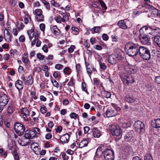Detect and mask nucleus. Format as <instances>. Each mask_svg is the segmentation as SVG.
I'll return each mask as SVG.
<instances>
[{
	"instance_id": "20e7f679",
	"label": "nucleus",
	"mask_w": 160,
	"mask_h": 160,
	"mask_svg": "<svg viewBox=\"0 0 160 160\" xmlns=\"http://www.w3.org/2000/svg\"><path fill=\"white\" fill-rule=\"evenodd\" d=\"M8 98L7 95L4 93L0 94V112L8 103Z\"/></svg>"
},
{
	"instance_id": "4468645a",
	"label": "nucleus",
	"mask_w": 160,
	"mask_h": 160,
	"mask_svg": "<svg viewBox=\"0 0 160 160\" xmlns=\"http://www.w3.org/2000/svg\"><path fill=\"white\" fill-rule=\"evenodd\" d=\"M70 135L66 133L62 135L60 138V140L62 144L68 143L69 141Z\"/></svg>"
},
{
	"instance_id": "13d9d810",
	"label": "nucleus",
	"mask_w": 160,
	"mask_h": 160,
	"mask_svg": "<svg viewBox=\"0 0 160 160\" xmlns=\"http://www.w3.org/2000/svg\"><path fill=\"white\" fill-rule=\"evenodd\" d=\"M153 32L156 33H160V28H156L152 29Z\"/></svg>"
},
{
	"instance_id": "338daca9",
	"label": "nucleus",
	"mask_w": 160,
	"mask_h": 160,
	"mask_svg": "<svg viewBox=\"0 0 160 160\" xmlns=\"http://www.w3.org/2000/svg\"><path fill=\"white\" fill-rule=\"evenodd\" d=\"M126 71H127L128 73L129 74L131 73H133L134 72V70L132 68H128L127 69H126Z\"/></svg>"
},
{
	"instance_id": "7c9ffc66",
	"label": "nucleus",
	"mask_w": 160,
	"mask_h": 160,
	"mask_svg": "<svg viewBox=\"0 0 160 160\" xmlns=\"http://www.w3.org/2000/svg\"><path fill=\"white\" fill-rule=\"evenodd\" d=\"M27 33L29 36L30 40L31 41L32 38L34 37L35 35V31L34 29H31L27 31Z\"/></svg>"
},
{
	"instance_id": "f8f14e48",
	"label": "nucleus",
	"mask_w": 160,
	"mask_h": 160,
	"mask_svg": "<svg viewBox=\"0 0 160 160\" xmlns=\"http://www.w3.org/2000/svg\"><path fill=\"white\" fill-rule=\"evenodd\" d=\"M105 150L106 149L104 145H101L99 146L97 149L96 154L98 157H100L102 156V154L104 155V152Z\"/></svg>"
},
{
	"instance_id": "9b49d317",
	"label": "nucleus",
	"mask_w": 160,
	"mask_h": 160,
	"mask_svg": "<svg viewBox=\"0 0 160 160\" xmlns=\"http://www.w3.org/2000/svg\"><path fill=\"white\" fill-rule=\"evenodd\" d=\"M141 42L144 45H150L151 42H150V38L147 35H142L141 34Z\"/></svg>"
},
{
	"instance_id": "8fccbe9b",
	"label": "nucleus",
	"mask_w": 160,
	"mask_h": 160,
	"mask_svg": "<svg viewBox=\"0 0 160 160\" xmlns=\"http://www.w3.org/2000/svg\"><path fill=\"white\" fill-rule=\"evenodd\" d=\"M61 155H62L63 160H68V157L66 155V154L65 152H61Z\"/></svg>"
},
{
	"instance_id": "58836bf2",
	"label": "nucleus",
	"mask_w": 160,
	"mask_h": 160,
	"mask_svg": "<svg viewBox=\"0 0 160 160\" xmlns=\"http://www.w3.org/2000/svg\"><path fill=\"white\" fill-rule=\"evenodd\" d=\"M42 2L44 4L45 8L48 10L50 9V3L46 0H42Z\"/></svg>"
},
{
	"instance_id": "9d476101",
	"label": "nucleus",
	"mask_w": 160,
	"mask_h": 160,
	"mask_svg": "<svg viewBox=\"0 0 160 160\" xmlns=\"http://www.w3.org/2000/svg\"><path fill=\"white\" fill-rule=\"evenodd\" d=\"M138 45H137L134 46V47L132 49H130L125 52L129 56L133 57L136 56L138 54Z\"/></svg>"
},
{
	"instance_id": "423d86ee",
	"label": "nucleus",
	"mask_w": 160,
	"mask_h": 160,
	"mask_svg": "<svg viewBox=\"0 0 160 160\" xmlns=\"http://www.w3.org/2000/svg\"><path fill=\"white\" fill-rule=\"evenodd\" d=\"M121 110L120 108H117L116 110H115L112 108H108L104 114L105 117H112L116 116L117 114V111H119Z\"/></svg>"
},
{
	"instance_id": "6ab92c4d",
	"label": "nucleus",
	"mask_w": 160,
	"mask_h": 160,
	"mask_svg": "<svg viewBox=\"0 0 160 160\" xmlns=\"http://www.w3.org/2000/svg\"><path fill=\"white\" fill-rule=\"evenodd\" d=\"M142 8H146L147 10H145V12H148L149 11H151L156 9V8L153 6L151 5L146 3H143L142 4Z\"/></svg>"
},
{
	"instance_id": "e433bc0d",
	"label": "nucleus",
	"mask_w": 160,
	"mask_h": 160,
	"mask_svg": "<svg viewBox=\"0 0 160 160\" xmlns=\"http://www.w3.org/2000/svg\"><path fill=\"white\" fill-rule=\"evenodd\" d=\"M71 69L69 67H66L63 70L64 73L66 75H69L71 73Z\"/></svg>"
},
{
	"instance_id": "f704fd0d",
	"label": "nucleus",
	"mask_w": 160,
	"mask_h": 160,
	"mask_svg": "<svg viewBox=\"0 0 160 160\" xmlns=\"http://www.w3.org/2000/svg\"><path fill=\"white\" fill-rule=\"evenodd\" d=\"M154 41L158 46L160 48V36L155 37L154 38Z\"/></svg>"
},
{
	"instance_id": "4be33fe9",
	"label": "nucleus",
	"mask_w": 160,
	"mask_h": 160,
	"mask_svg": "<svg viewBox=\"0 0 160 160\" xmlns=\"http://www.w3.org/2000/svg\"><path fill=\"white\" fill-rule=\"evenodd\" d=\"M50 29L52 32L56 36L59 35L61 33L60 30L58 28L56 25L53 26L52 27H51Z\"/></svg>"
},
{
	"instance_id": "052dcab7",
	"label": "nucleus",
	"mask_w": 160,
	"mask_h": 160,
	"mask_svg": "<svg viewBox=\"0 0 160 160\" xmlns=\"http://www.w3.org/2000/svg\"><path fill=\"white\" fill-rule=\"evenodd\" d=\"M102 39L103 40L107 41L108 39V36L106 34H103L102 35Z\"/></svg>"
},
{
	"instance_id": "6e6d98bb",
	"label": "nucleus",
	"mask_w": 160,
	"mask_h": 160,
	"mask_svg": "<svg viewBox=\"0 0 160 160\" xmlns=\"http://www.w3.org/2000/svg\"><path fill=\"white\" fill-rule=\"evenodd\" d=\"M37 58L40 60H42L44 58L45 56L42 55L40 53H38L37 54Z\"/></svg>"
},
{
	"instance_id": "603ef678",
	"label": "nucleus",
	"mask_w": 160,
	"mask_h": 160,
	"mask_svg": "<svg viewBox=\"0 0 160 160\" xmlns=\"http://www.w3.org/2000/svg\"><path fill=\"white\" fill-rule=\"evenodd\" d=\"M71 30L76 32V33L74 34L78 35L79 33V29L76 27H72L71 28Z\"/></svg>"
},
{
	"instance_id": "37998d69",
	"label": "nucleus",
	"mask_w": 160,
	"mask_h": 160,
	"mask_svg": "<svg viewBox=\"0 0 160 160\" xmlns=\"http://www.w3.org/2000/svg\"><path fill=\"white\" fill-rule=\"evenodd\" d=\"M140 121L138 120L137 121L135 122L134 124V126L135 130H138L140 128Z\"/></svg>"
},
{
	"instance_id": "6e6552de",
	"label": "nucleus",
	"mask_w": 160,
	"mask_h": 160,
	"mask_svg": "<svg viewBox=\"0 0 160 160\" xmlns=\"http://www.w3.org/2000/svg\"><path fill=\"white\" fill-rule=\"evenodd\" d=\"M42 11L40 9H37L35 11L34 14L36 15L35 18L38 21L42 22L44 21V17L42 14Z\"/></svg>"
},
{
	"instance_id": "aec40b11",
	"label": "nucleus",
	"mask_w": 160,
	"mask_h": 160,
	"mask_svg": "<svg viewBox=\"0 0 160 160\" xmlns=\"http://www.w3.org/2000/svg\"><path fill=\"white\" fill-rule=\"evenodd\" d=\"M92 132L93 133V135L94 138H99L101 135V132L96 128H93L92 129Z\"/></svg>"
},
{
	"instance_id": "0eeeda50",
	"label": "nucleus",
	"mask_w": 160,
	"mask_h": 160,
	"mask_svg": "<svg viewBox=\"0 0 160 160\" xmlns=\"http://www.w3.org/2000/svg\"><path fill=\"white\" fill-rule=\"evenodd\" d=\"M121 78L124 84H131L134 82L133 78L130 75H126L123 74L121 76Z\"/></svg>"
},
{
	"instance_id": "ddd939ff",
	"label": "nucleus",
	"mask_w": 160,
	"mask_h": 160,
	"mask_svg": "<svg viewBox=\"0 0 160 160\" xmlns=\"http://www.w3.org/2000/svg\"><path fill=\"white\" fill-rule=\"evenodd\" d=\"M15 110V106L12 103H9L8 105L7 109L6 115H9L12 114Z\"/></svg>"
},
{
	"instance_id": "ea45409f",
	"label": "nucleus",
	"mask_w": 160,
	"mask_h": 160,
	"mask_svg": "<svg viewBox=\"0 0 160 160\" xmlns=\"http://www.w3.org/2000/svg\"><path fill=\"white\" fill-rule=\"evenodd\" d=\"M51 82L53 85V86L57 88H58L59 87V84L58 82L55 80H54L52 77L51 78Z\"/></svg>"
},
{
	"instance_id": "39448f33",
	"label": "nucleus",
	"mask_w": 160,
	"mask_h": 160,
	"mask_svg": "<svg viewBox=\"0 0 160 160\" xmlns=\"http://www.w3.org/2000/svg\"><path fill=\"white\" fill-rule=\"evenodd\" d=\"M103 156L105 160H113L114 158V152L110 149H106Z\"/></svg>"
},
{
	"instance_id": "a19ab883",
	"label": "nucleus",
	"mask_w": 160,
	"mask_h": 160,
	"mask_svg": "<svg viewBox=\"0 0 160 160\" xmlns=\"http://www.w3.org/2000/svg\"><path fill=\"white\" fill-rule=\"evenodd\" d=\"M54 19L57 22L60 23H61L63 21L62 17L59 15L55 17Z\"/></svg>"
},
{
	"instance_id": "c03bdc74",
	"label": "nucleus",
	"mask_w": 160,
	"mask_h": 160,
	"mask_svg": "<svg viewBox=\"0 0 160 160\" xmlns=\"http://www.w3.org/2000/svg\"><path fill=\"white\" fill-rule=\"evenodd\" d=\"M47 108L44 105L41 106L40 111L42 113L44 114L45 113L47 112Z\"/></svg>"
},
{
	"instance_id": "412c9836",
	"label": "nucleus",
	"mask_w": 160,
	"mask_h": 160,
	"mask_svg": "<svg viewBox=\"0 0 160 160\" xmlns=\"http://www.w3.org/2000/svg\"><path fill=\"white\" fill-rule=\"evenodd\" d=\"M85 64L87 72L89 76L91 75L93 71H96L95 68L91 65H89V64H87L86 62H85Z\"/></svg>"
},
{
	"instance_id": "2eb2a0df",
	"label": "nucleus",
	"mask_w": 160,
	"mask_h": 160,
	"mask_svg": "<svg viewBox=\"0 0 160 160\" xmlns=\"http://www.w3.org/2000/svg\"><path fill=\"white\" fill-rule=\"evenodd\" d=\"M134 132L132 131H130L124 136V138L125 141L128 142H130L133 140Z\"/></svg>"
},
{
	"instance_id": "2f4dec72",
	"label": "nucleus",
	"mask_w": 160,
	"mask_h": 160,
	"mask_svg": "<svg viewBox=\"0 0 160 160\" xmlns=\"http://www.w3.org/2000/svg\"><path fill=\"white\" fill-rule=\"evenodd\" d=\"M69 116L71 118H73L75 120L77 119L78 121V122H79V116L78 114H77L75 112H72L70 114Z\"/></svg>"
},
{
	"instance_id": "393cba45",
	"label": "nucleus",
	"mask_w": 160,
	"mask_h": 160,
	"mask_svg": "<svg viewBox=\"0 0 160 160\" xmlns=\"http://www.w3.org/2000/svg\"><path fill=\"white\" fill-rule=\"evenodd\" d=\"M152 125L155 128H160V119L154 120L152 121Z\"/></svg>"
},
{
	"instance_id": "f3484780",
	"label": "nucleus",
	"mask_w": 160,
	"mask_h": 160,
	"mask_svg": "<svg viewBox=\"0 0 160 160\" xmlns=\"http://www.w3.org/2000/svg\"><path fill=\"white\" fill-rule=\"evenodd\" d=\"M151 29L152 28L150 27H148L146 26L143 27L141 28V34L142 36L147 35L148 33L150 34V33L149 32Z\"/></svg>"
},
{
	"instance_id": "72a5a7b5",
	"label": "nucleus",
	"mask_w": 160,
	"mask_h": 160,
	"mask_svg": "<svg viewBox=\"0 0 160 160\" xmlns=\"http://www.w3.org/2000/svg\"><path fill=\"white\" fill-rule=\"evenodd\" d=\"M101 27L100 26L94 27L91 29V31L93 33L98 32L101 30Z\"/></svg>"
},
{
	"instance_id": "680f3d73",
	"label": "nucleus",
	"mask_w": 160,
	"mask_h": 160,
	"mask_svg": "<svg viewBox=\"0 0 160 160\" xmlns=\"http://www.w3.org/2000/svg\"><path fill=\"white\" fill-rule=\"evenodd\" d=\"M63 66L61 64H57L55 65V68L56 69L60 70L62 68Z\"/></svg>"
},
{
	"instance_id": "4c0bfd02",
	"label": "nucleus",
	"mask_w": 160,
	"mask_h": 160,
	"mask_svg": "<svg viewBox=\"0 0 160 160\" xmlns=\"http://www.w3.org/2000/svg\"><path fill=\"white\" fill-rule=\"evenodd\" d=\"M82 88L83 91H84L87 94H88L89 92L86 88V85L85 82H82Z\"/></svg>"
},
{
	"instance_id": "c9c22d12",
	"label": "nucleus",
	"mask_w": 160,
	"mask_h": 160,
	"mask_svg": "<svg viewBox=\"0 0 160 160\" xmlns=\"http://www.w3.org/2000/svg\"><path fill=\"white\" fill-rule=\"evenodd\" d=\"M98 1L100 4L103 10H106L107 9V7L104 2L102 0H98Z\"/></svg>"
},
{
	"instance_id": "a878e982",
	"label": "nucleus",
	"mask_w": 160,
	"mask_h": 160,
	"mask_svg": "<svg viewBox=\"0 0 160 160\" xmlns=\"http://www.w3.org/2000/svg\"><path fill=\"white\" fill-rule=\"evenodd\" d=\"M108 62L112 64H115L117 63V60L114 55H111L108 56Z\"/></svg>"
},
{
	"instance_id": "a211bd4d",
	"label": "nucleus",
	"mask_w": 160,
	"mask_h": 160,
	"mask_svg": "<svg viewBox=\"0 0 160 160\" xmlns=\"http://www.w3.org/2000/svg\"><path fill=\"white\" fill-rule=\"evenodd\" d=\"M122 52L121 49L117 50L116 51L115 55H113L117 61L121 60L123 59V57L122 56Z\"/></svg>"
},
{
	"instance_id": "49530a36",
	"label": "nucleus",
	"mask_w": 160,
	"mask_h": 160,
	"mask_svg": "<svg viewBox=\"0 0 160 160\" xmlns=\"http://www.w3.org/2000/svg\"><path fill=\"white\" fill-rule=\"evenodd\" d=\"M100 68L101 69L105 70L106 69L107 67L104 62H100L99 63Z\"/></svg>"
},
{
	"instance_id": "473e14b6",
	"label": "nucleus",
	"mask_w": 160,
	"mask_h": 160,
	"mask_svg": "<svg viewBox=\"0 0 160 160\" xmlns=\"http://www.w3.org/2000/svg\"><path fill=\"white\" fill-rule=\"evenodd\" d=\"M26 82L27 84L32 85L33 82V78L32 76L31 75L29 76L27 78Z\"/></svg>"
},
{
	"instance_id": "3c124183",
	"label": "nucleus",
	"mask_w": 160,
	"mask_h": 160,
	"mask_svg": "<svg viewBox=\"0 0 160 160\" xmlns=\"http://www.w3.org/2000/svg\"><path fill=\"white\" fill-rule=\"evenodd\" d=\"M112 41L115 42H117L118 40V37L114 35L111 36Z\"/></svg>"
},
{
	"instance_id": "864d4df0",
	"label": "nucleus",
	"mask_w": 160,
	"mask_h": 160,
	"mask_svg": "<svg viewBox=\"0 0 160 160\" xmlns=\"http://www.w3.org/2000/svg\"><path fill=\"white\" fill-rule=\"evenodd\" d=\"M29 18H30H30L28 15H27L25 16V18L24 19V22L25 24H28V22L29 21Z\"/></svg>"
},
{
	"instance_id": "de8ad7c7",
	"label": "nucleus",
	"mask_w": 160,
	"mask_h": 160,
	"mask_svg": "<svg viewBox=\"0 0 160 160\" xmlns=\"http://www.w3.org/2000/svg\"><path fill=\"white\" fill-rule=\"evenodd\" d=\"M144 160H152V158L150 154H147L144 157Z\"/></svg>"
},
{
	"instance_id": "c756f323",
	"label": "nucleus",
	"mask_w": 160,
	"mask_h": 160,
	"mask_svg": "<svg viewBox=\"0 0 160 160\" xmlns=\"http://www.w3.org/2000/svg\"><path fill=\"white\" fill-rule=\"evenodd\" d=\"M125 100L128 102L132 103L134 102L135 99L132 96H130L129 95H127L125 97Z\"/></svg>"
},
{
	"instance_id": "dca6fc26",
	"label": "nucleus",
	"mask_w": 160,
	"mask_h": 160,
	"mask_svg": "<svg viewBox=\"0 0 160 160\" xmlns=\"http://www.w3.org/2000/svg\"><path fill=\"white\" fill-rule=\"evenodd\" d=\"M21 112L23 114V117L25 121L28 120L27 116L29 115V112L26 108H22L21 110Z\"/></svg>"
},
{
	"instance_id": "69168bd1",
	"label": "nucleus",
	"mask_w": 160,
	"mask_h": 160,
	"mask_svg": "<svg viewBox=\"0 0 160 160\" xmlns=\"http://www.w3.org/2000/svg\"><path fill=\"white\" fill-rule=\"evenodd\" d=\"M40 28L43 32H44L45 29V25L44 24L42 23L40 25Z\"/></svg>"
},
{
	"instance_id": "0e129e2a",
	"label": "nucleus",
	"mask_w": 160,
	"mask_h": 160,
	"mask_svg": "<svg viewBox=\"0 0 160 160\" xmlns=\"http://www.w3.org/2000/svg\"><path fill=\"white\" fill-rule=\"evenodd\" d=\"M141 132H144L145 131V126L142 122H141Z\"/></svg>"
},
{
	"instance_id": "5701e85b",
	"label": "nucleus",
	"mask_w": 160,
	"mask_h": 160,
	"mask_svg": "<svg viewBox=\"0 0 160 160\" xmlns=\"http://www.w3.org/2000/svg\"><path fill=\"white\" fill-rule=\"evenodd\" d=\"M137 45L134 44V43L130 42L127 43L125 46V50L126 52L127 51L129 50L130 49H132L134 46H136Z\"/></svg>"
},
{
	"instance_id": "f03ea898",
	"label": "nucleus",
	"mask_w": 160,
	"mask_h": 160,
	"mask_svg": "<svg viewBox=\"0 0 160 160\" xmlns=\"http://www.w3.org/2000/svg\"><path fill=\"white\" fill-rule=\"evenodd\" d=\"M16 132L19 136L22 135L25 130L24 126L20 122H16L14 125Z\"/></svg>"
},
{
	"instance_id": "bb28decb",
	"label": "nucleus",
	"mask_w": 160,
	"mask_h": 160,
	"mask_svg": "<svg viewBox=\"0 0 160 160\" xmlns=\"http://www.w3.org/2000/svg\"><path fill=\"white\" fill-rule=\"evenodd\" d=\"M118 24L120 28L122 29H125L127 28V26L123 20L119 21Z\"/></svg>"
},
{
	"instance_id": "e2e57ef3",
	"label": "nucleus",
	"mask_w": 160,
	"mask_h": 160,
	"mask_svg": "<svg viewBox=\"0 0 160 160\" xmlns=\"http://www.w3.org/2000/svg\"><path fill=\"white\" fill-rule=\"evenodd\" d=\"M75 48V47L74 45H71L68 49V51L69 53H72Z\"/></svg>"
},
{
	"instance_id": "b1692460",
	"label": "nucleus",
	"mask_w": 160,
	"mask_h": 160,
	"mask_svg": "<svg viewBox=\"0 0 160 160\" xmlns=\"http://www.w3.org/2000/svg\"><path fill=\"white\" fill-rule=\"evenodd\" d=\"M15 86L19 90L22 89L24 86L22 81L20 80H18L16 81Z\"/></svg>"
},
{
	"instance_id": "cd10ccee",
	"label": "nucleus",
	"mask_w": 160,
	"mask_h": 160,
	"mask_svg": "<svg viewBox=\"0 0 160 160\" xmlns=\"http://www.w3.org/2000/svg\"><path fill=\"white\" fill-rule=\"evenodd\" d=\"M61 15L62 16V22H64L65 21H68L69 20V17L68 14L67 12L62 13H61Z\"/></svg>"
},
{
	"instance_id": "1a4fd4ad",
	"label": "nucleus",
	"mask_w": 160,
	"mask_h": 160,
	"mask_svg": "<svg viewBox=\"0 0 160 160\" xmlns=\"http://www.w3.org/2000/svg\"><path fill=\"white\" fill-rule=\"evenodd\" d=\"M36 133L34 130H27L25 132V133L24 135V137L26 139H32L33 138L35 137Z\"/></svg>"
},
{
	"instance_id": "7ed1b4c3",
	"label": "nucleus",
	"mask_w": 160,
	"mask_h": 160,
	"mask_svg": "<svg viewBox=\"0 0 160 160\" xmlns=\"http://www.w3.org/2000/svg\"><path fill=\"white\" fill-rule=\"evenodd\" d=\"M110 130L112 135L119 137L121 136L122 133L121 128L117 125H112L110 128Z\"/></svg>"
},
{
	"instance_id": "a18cd8bd",
	"label": "nucleus",
	"mask_w": 160,
	"mask_h": 160,
	"mask_svg": "<svg viewBox=\"0 0 160 160\" xmlns=\"http://www.w3.org/2000/svg\"><path fill=\"white\" fill-rule=\"evenodd\" d=\"M111 95V93L108 91H105L104 92L103 96L106 98H108L110 97Z\"/></svg>"
},
{
	"instance_id": "774afa93",
	"label": "nucleus",
	"mask_w": 160,
	"mask_h": 160,
	"mask_svg": "<svg viewBox=\"0 0 160 160\" xmlns=\"http://www.w3.org/2000/svg\"><path fill=\"white\" fill-rule=\"evenodd\" d=\"M25 38L24 35H21L19 38V41L21 42H24L25 41Z\"/></svg>"
},
{
	"instance_id": "79ce46f5",
	"label": "nucleus",
	"mask_w": 160,
	"mask_h": 160,
	"mask_svg": "<svg viewBox=\"0 0 160 160\" xmlns=\"http://www.w3.org/2000/svg\"><path fill=\"white\" fill-rule=\"evenodd\" d=\"M4 39L8 42H11L12 36L11 35H5V34H4Z\"/></svg>"
},
{
	"instance_id": "c85d7f7f",
	"label": "nucleus",
	"mask_w": 160,
	"mask_h": 160,
	"mask_svg": "<svg viewBox=\"0 0 160 160\" xmlns=\"http://www.w3.org/2000/svg\"><path fill=\"white\" fill-rule=\"evenodd\" d=\"M88 142L87 140L84 139L81 141L79 144V148H82L88 145Z\"/></svg>"
},
{
	"instance_id": "bf43d9fd",
	"label": "nucleus",
	"mask_w": 160,
	"mask_h": 160,
	"mask_svg": "<svg viewBox=\"0 0 160 160\" xmlns=\"http://www.w3.org/2000/svg\"><path fill=\"white\" fill-rule=\"evenodd\" d=\"M60 73L58 71H55L53 74L54 78H57L60 76Z\"/></svg>"
},
{
	"instance_id": "5fc2aeb1",
	"label": "nucleus",
	"mask_w": 160,
	"mask_h": 160,
	"mask_svg": "<svg viewBox=\"0 0 160 160\" xmlns=\"http://www.w3.org/2000/svg\"><path fill=\"white\" fill-rule=\"evenodd\" d=\"M76 68L77 71L78 73H80L82 72V67L80 64H78L76 65Z\"/></svg>"
},
{
	"instance_id": "09e8293b",
	"label": "nucleus",
	"mask_w": 160,
	"mask_h": 160,
	"mask_svg": "<svg viewBox=\"0 0 160 160\" xmlns=\"http://www.w3.org/2000/svg\"><path fill=\"white\" fill-rule=\"evenodd\" d=\"M18 0H10V4L12 7H14L17 4Z\"/></svg>"
},
{
	"instance_id": "4d7b16f0",
	"label": "nucleus",
	"mask_w": 160,
	"mask_h": 160,
	"mask_svg": "<svg viewBox=\"0 0 160 160\" xmlns=\"http://www.w3.org/2000/svg\"><path fill=\"white\" fill-rule=\"evenodd\" d=\"M22 60L23 62L26 65H27L28 64L29 61L28 58H25L22 57Z\"/></svg>"
},
{
	"instance_id": "f257e3e1",
	"label": "nucleus",
	"mask_w": 160,
	"mask_h": 160,
	"mask_svg": "<svg viewBox=\"0 0 160 160\" xmlns=\"http://www.w3.org/2000/svg\"><path fill=\"white\" fill-rule=\"evenodd\" d=\"M151 57L150 50L147 48L141 46V58L145 60H148Z\"/></svg>"
}]
</instances>
